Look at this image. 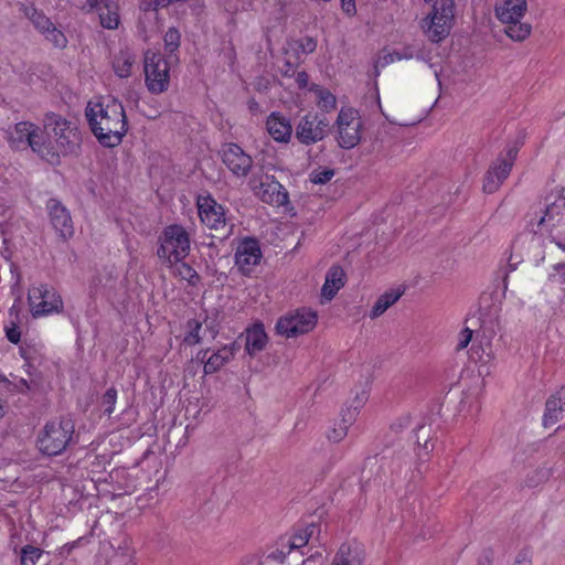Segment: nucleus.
I'll use <instances>...</instances> for the list:
<instances>
[{"instance_id": "42", "label": "nucleus", "mask_w": 565, "mask_h": 565, "mask_svg": "<svg viewBox=\"0 0 565 565\" xmlns=\"http://www.w3.org/2000/svg\"><path fill=\"white\" fill-rule=\"evenodd\" d=\"M30 390L29 383L24 379L9 380L6 391L9 393H26Z\"/></svg>"}, {"instance_id": "49", "label": "nucleus", "mask_w": 565, "mask_h": 565, "mask_svg": "<svg viewBox=\"0 0 565 565\" xmlns=\"http://www.w3.org/2000/svg\"><path fill=\"white\" fill-rule=\"evenodd\" d=\"M342 10L349 14L353 15L356 11L355 0H340Z\"/></svg>"}, {"instance_id": "11", "label": "nucleus", "mask_w": 565, "mask_h": 565, "mask_svg": "<svg viewBox=\"0 0 565 565\" xmlns=\"http://www.w3.org/2000/svg\"><path fill=\"white\" fill-rule=\"evenodd\" d=\"M330 120L322 113H308L296 126V138L300 143L310 146L323 140L330 131Z\"/></svg>"}, {"instance_id": "44", "label": "nucleus", "mask_w": 565, "mask_h": 565, "mask_svg": "<svg viewBox=\"0 0 565 565\" xmlns=\"http://www.w3.org/2000/svg\"><path fill=\"white\" fill-rule=\"evenodd\" d=\"M277 67L279 68V71L285 75V76H294L296 75L295 77V82L297 83L298 87L299 88H305L308 84V76L305 72H296V66L294 67V73L292 71H289V74L286 75L285 72L286 70H284L282 67H280V65L278 64Z\"/></svg>"}, {"instance_id": "31", "label": "nucleus", "mask_w": 565, "mask_h": 565, "mask_svg": "<svg viewBox=\"0 0 565 565\" xmlns=\"http://www.w3.org/2000/svg\"><path fill=\"white\" fill-rule=\"evenodd\" d=\"M24 14L30 19L35 29L41 33H51L56 31L54 23L42 12L33 7H25Z\"/></svg>"}, {"instance_id": "8", "label": "nucleus", "mask_w": 565, "mask_h": 565, "mask_svg": "<svg viewBox=\"0 0 565 565\" xmlns=\"http://www.w3.org/2000/svg\"><path fill=\"white\" fill-rule=\"evenodd\" d=\"M318 323L317 311L310 308H300L278 319L276 331L286 338H296L311 332Z\"/></svg>"}, {"instance_id": "38", "label": "nucleus", "mask_w": 565, "mask_h": 565, "mask_svg": "<svg viewBox=\"0 0 565 565\" xmlns=\"http://www.w3.org/2000/svg\"><path fill=\"white\" fill-rule=\"evenodd\" d=\"M548 279L552 287L565 291V264L556 265L550 274Z\"/></svg>"}, {"instance_id": "3", "label": "nucleus", "mask_w": 565, "mask_h": 565, "mask_svg": "<svg viewBox=\"0 0 565 565\" xmlns=\"http://www.w3.org/2000/svg\"><path fill=\"white\" fill-rule=\"evenodd\" d=\"M43 126L46 143L57 153V163L61 156L73 153L79 147L81 132L75 122L51 113L45 116Z\"/></svg>"}, {"instance_id": "1", "label": "nucleus", "mask_w": 565, "mask_h": 565, "mask_svg": "<svg viewBox=\"0 0 565 565\" xmlns=\"http://www.w3.org/2000/svg\"><path fill=\"white\" fill-rule=\"evenodd\" d=\"M92 132L104 147L118 146L128 130L122 104L114 97H95L85 108Z\"/></svg>"}, {"instance_id": "22", "label": "nucleus", "mask_w": 565, "mask_h": 565, "mask_svg": "<svg viewBox=\"0 0 565 565\" xmlns=\"http://www.w3.org/2000/svg\"><path fill=\"white\" fill-rule=\"evenodd\" d=\"M237 349L236 343L233 342L213 351L209 356H206L209 351H205L203 356V359L206 358L203 366L204 374H213L220 371L234 359Z\"/></svg>"}, {"instance_id": "30", "label": "nucleus", "mask_w": 565, "mask_h": 565, "mask_svg": "<svg viewBox=\"0 0 565 565\" xmlns=\"http://www.w3.org/2000/svg\"><path fill=\"white\" fill-rule=\"evenodd\" d=\"M136 61V54L130 49L120 50L115 55L113 61V68L117 76L127 78L131 75V70Z\"/></svg>"}, {"instance_id": "33", "label": "nucleus", "mask_w": 565, "mask_h": 565, "mask_svg": "<svg viewBox=\"0 0 565 565\" xmlns=\"http://www.w3.org/2000/svg\"><path fill=\"white\" fill-rule=\"evenodd\" d=\"M202 323L196 320H189L185 326L183 341L188 345L198 344L201 341Z\"/></svg>"}, {"instance_id": "45", "label": "nucleus", "mask_w": 565, "mask_h": 565, "mask_svg": "<svg viewBox=\"0 0 565 565\" xmlns=\"http://www.w3.org/2000/svg\"><path fill=\"white\" fill-rule=\"evenodd\" d=\"M472 330H470L469 328H463L459 334H458V338H457V350H462V349H466L468 347V344L471 342L472 340Z\"/></svg>"}, {"instance_id": "25", "label": "nucleus", "mask_w": 565, "mask_h": 565, "mask_svg": "<svg viewBox=\"0 0 565 565\" xmlns=\"http://www.w3.org/2000/svg\"><path fill=\"white\" fill-rule=\"evenodd\" d=\"M526 11V0H504L495 8L497 18L505 24L519 23Z\"/></svg>"}, {"instance_id": "17", "label": "nucleus", "mask_w": 565, "mask_h": 565, "mask_svg": "<svg viewBox=\"0 0 565 565\" xmlns=\"http://www.w3.org/2000/svg\"><path fill=\"white\" fill-rule=\"evenodd\" d=\"M199 217L206 227L220 230L226 225L224 207L210 194H200L196 198Z\"/></svg>"}, {"instance_id": "26", "label": "nucleus", "mask_w": 565, "mask_h": 565, "mask_svg": "<svg viewBox=\"0 0 565 565\" xmlns=\"http://www.w3.org/2000/svg\"><path fill=\"white\" fill-rule=\"evenodd\" d=\"M268 343V335L263 323H254L245 331V351L253 356L262 352Z\"/></svg>"}, {"instance_id": "50", "label": "nucleus", "mask_w": 565, "mask_h": 565, "mask_svg": "<svg viewBox=\"0 0 565 565\" xmlns=\"http://www.w3.org/2000/svg\"><path fill=\"white\" fill-rule=\"evenodd\" d=\"M7 338L12 343H18L20 341V331L15 328H7Z\"/></svg>"}, {"instance_id": "37", "label": "nucleus", "mask_w": 565, "mask_h": 565, "mask_svg": "<svg viewBox=\"0 0 565 565\" xmlns=\"http://www.w3.org/2000/svg\"><path fill=\"white\" fill-rule=\"evenodd\" d=\"M415 55L413 54V52H405V53H399L397 51H394V52H387V53H384L383 55H381L377 61H376V64H375V67L379 68V67H384L391 63H394L396 61H401V60H404V58H412L414 57Z\"/></svg>"}, {"instance_id": "20", "label": "nucleus", "mask_w": 565, "mask_h": 565, "mask_svg": "<svg viewBox=\"0 0 565 565\" xmlns=\"http://www.w3.org/2000/svg\"><path fill=\"white\" fill-rule=\"evenodd\" d=\"M364 561V546L356 541H348L339 546L331 565H363Z\"/></svg>"}, {"instance_id": "46", "label": "nucleus", "mask_w": 565, "mask_h": 565, "mask_svg": "<svg viewBox=\"0 0 565 565\" xmlns=\"http://www.w3.org/2000/svg\"><path fill=\"white\" fill-rule=\"evenodd\" d=\"M471 358L473 360L476 359L478 361L487 363L491 359V352L486 351V349H483V348L479 349L473 344L472 349H471Z\"/></svg>"}, {"instance_id": "27", "label": "nucleus", "mask_w": 565, "mask_h": 565, "mask_svg": "<svg viewBox=\"0 0 565 565\" xmlns=\"http://www.w3.org/2000/svg\"><path fill=\"white\" fill-rule=\"evenodd\" d=\"M405 287L403 285H398L386 290L382 294L373 307L370 310V318L375 319L381 317L388 308H391L394 303L398 301V299L404 295Z\"/></svg>"}, {"instance_id": "56", "label": "nucleus", "mask_w": 565, "mask_h": 565, "mask_svg": "<svg viewBox=\"0 0 565 565\" xmlns=\"http://www.w3.org/2000/svg\"><path fill=\"white\" fill-rule=\"evenodd\" d=\"M173 32H177V31H175L173 28H171V29L169 30V32L167 33V35H172V33H173Z\"/></svg>"}, {"instance_id": "2", "label": "nucleus", "mask_w": 565, "mask_h": 565, "mask_svg": "<svg viewBox=\"0 0 565 565\" xmlns=\"http://www.w3.org/2000/svg\"><path fill=\"white\" fill-rule=\"evenodd\" d=\"M179 38H171L167 43L171 53L166 55L160 51L148 50L143 58L145 85L149 93L159 95L169 89L171 68L178 62L172 51L179 46Z\"/></svg>"}, {"instance_id": "7", "label": "nucleus", "mask_w": 565, "mask_h": 565, "mask_svg": "<svg viewBox=\"0 0 565 565\" xmlns=\"http://www.w3.org/2000/svg\"><path fill=\"white\" fill-rule=\"evenodd\" d=\"M536 232L541 235H550L561 248L565 249V245L557 241L565 238V198L557 196L547 204L537 222Z\"/></svg>"}, {"instance_id": "36", "label": "nucleus", "mask_w": 565, "mask_h": 565, "mask_svg": "<svg viewBox=\"0 0 565 565\" xmlns=\"http://www.w3.org/2000/svg\"><path fill=\"white\" fill-rule=\"evenodd\" d=\"M171 268H174V273L192 286H195L200 279L198 273L183 260L178 265H173Z\"/></svg>"}, {"instance_id": "43", "label": "nucleus", "mask_w": 565, "mask_h": 565, "mask_svg": "<svg viewBox=\"0 0 565 565\" xmlns=\"http://www.w3.org/2000/svg\"><path fill=\"white\" fill-rule=\"evenodd\" d=\"M532 28L527 23L508 24L504 30L505 35H512L514 32H519V35H530Z\"/></svg>"}, {"instance_id": "10", "label": "nucleus", "mask_w": 565, "mask_h": 565, "mask_svg": "<svg viewBox=\"0 0 565 565\" xmlns=\"http://www.w3.org/2000/svg\"><path fill=\"white\" fill-rule=\"evenodd\" d=\"M252 192L263 202L274 206H288L289 196L285 188L268 174H254L248 182Z\"/></svg>"}, {"instance_id": "35", "label": "nucleus", "mask_w": 565, "mask_h": 565, "mask_svg": "<svg viewBox=\"0 0 565 565\" xmlns=\"http://www.w3.org/2000/svg\"><path fill=\"white\" fill-rule=\"evenodd\" d=\"M446 38H429L426 43V49L428 51L427 54H420V58L428 61L431 65H434L435 57L439 56V50L444 46V40Z\"/></svg>"}, {"instance_id": "52", "label": "nucleus", "mask_w": 565, "mask_h": 565, "mask_svg": "<svg viewBox=\"0 0 565 565\" xmlns=\"http://www.w3.org/2000/svg\"><path fill=\"white\" fill-rule=\"evenodd\" d=\"M154 1H156L157 4L163 6V7L168 6V4L172 3V2H175V0H154Z\"/></svg>"}, {"instance_id": "13", "label": "nucleus", "mask_w": 565, "mask_h": 565, "mask_svg": "<svg viewBox=\"0 0 565 565\" xmlns=\"http://www.w3.org/2000/svg\"><path fill=\"white\" fill-rule=\"evenodd\" d=\"M335 125L340 147L351 149L360 142L362 120L356 109L342 107Z\"/></svg>"}, {"instance_id": "48", "label": "nucleus", "mask_w": 565, "mask_h": 565, "mask_svg": "<svg viewBox=\"0 0 565 565\" xmlns=\"http://www.w3.org/2000/svg\"><path fill=\"white\" fill-rule=\"evenodd\" d=\"M532 564V556L529 551H522L520 552L515 559L513 565H531Z\"/></svg>"}, {"instance_id": "55", "label": "nucleus", "mask_w": 565, "mask_h": 565, "mask_svg": "<svg viewBox=\"0 0 565 565\" xmlns=\"http://www.w3.org/2000/svg\"><path fill=\"white\" fill-rule=\"evenodd\" d=\"M57 39L61 40V43L56 42V44L61 45V46H64L65 42H66V38H57Z\"/></svg>"}, {"instance_id": "9", "label": "nucleus", "mask_w": 565, "mask_h": 565, "mask_svg": "<svg viewBox=\"0 0 565 565\" xmlns=\"http://www.w3.org/2000/svg\"><path fill=\"white\" fill-rule=\"evenodd\" d=\"M28 302L34 318L60 313L63 309L61 296L53 287L44 284L34 285L29 289Z\"/></svg>"}, {"instance_id": "12", "label": "nucleus", "mask_w": 565, "mask_h": 565, "mask_svg": "<svg viewBox=\"0 0 565 565\" xmlns=\"http://www.w3.org/2000/svg\"><path fill=\"white\" fill-rule=\"evenodd\" d=\"M434 2L433 11L423 20L422 28L433 35H448L454 23V0H424Z\"/></svg>"}, {"instance_id": "28", "label": "nucleus", "mask_w": 565, "mask_h": 565, "mask_svg": "<svg viewBox=\"0 0 565 565\" xmlns=\"http://www.w3.org/2000/svg\"><path fill=\"white\" fill-rule=\"evenodd\" d=\"M354 419V414L351 412L341 414V417L333 420L327 428V439L333 444L342 441L347 437L349 427L353 424Z\"/></svg>"}, {"instance_id": "23", "label": "nucleus", "mask_w": 565, "mask_h": 565, "mask_svg": "<svg viewBox=\"0 0 565 565\" xmlns=\"http://www.w3.org/2000/svg\"><path fill=\"white\" fill-rule=\"evenodd\" d=\"M345 285V273L340 266H332L326 274L321 287V302L331 301Z\"/></svg>"}, {"instance_id": "34", "label": "nucleus", "mask_w": 565, "mask_h": 565, "mask_svg": "<svg viewBox=\"0 0 565 565\" xmlns=\"http://www.w3.org/2000/svg\"><path fill=\"white\" fill-rule=\"evenodd\" d=\"M313 90L316 92V95H317L318 106L322 110L330 111L335 108L337 99H335V96L331 92L323 89L321 87H318V86H316L313 88Z\"/></svg>"}, {"instance_id": "24", "label": "nucleus", "mask_w": 565, "mask_h": 565, "mask_svg": "<svg viewBox=\"0 0 565 565\" xmlns=\"http://www.w3.org/2000/svg\"><path fill=\"white\" fill-rule=\"evenodd\" d=\"M47 207L50 211L52 225L60 233V235L64 238L72 236L73 225L71 215L67 210L54 200L49 202Z\"/></svg>"}, {"instance_id": "51", "label": "nucleus", "mask_w": 565, "mask_h": 565, "mask_svg": "<svg viewBox=\"0 0 565 565\" xmlns=\"http://www.w3.org/2000/svg\"><path fill=\"white\" fill-rule=\"evenodd\" d=\"M106 0H87L86 2V8H88L89 10H93V9H97L99 11V8H103V3L105 4Z\"/></svg>"}, {"instance_id": "54", "label": "nucleus", "mask_w": 565, "mask_h": 565, "mask_svg": "<svg viewBox=\"0 0 565 565\" xmlns=\"http://www.w3.org/2000/svg\"><path fill=\"white\" fill-rule=\"evenodd\" d=\"M4 415V405L3 403L0 401V418Z\"/></svg>"}, {"instance_id": "18", "label": "nucleus", "mask_w": 565, "mask_h": 565, "mask_svg": "<svg viewBox=\"0 0 565 565\" xmlns=\"http://www.w3.org/2000/svg\"><path fill=\"white\" fill-rule=\"evenodd\" d=\"M222 160L236 177H246L253 164L250 156L235 143H227L223 147Z\"/></svg>"}, {"instance_id": "32", "label": "nucleus", "mask_w": 565, "mask_h": 565, "mask_svg": "<svg viewBox=\"0 0 565 565\" xmlns=\"http://www.w3.org/2000/svg\"><path fill=\"white\" fill-rule=\"evenodd\" d=\"M99 21L105 29H117L120 22L117 4L105 3L103 8H99Z\"/></svg>"}, {"instance_id": "39", "label": "nucleus", "mask_w": 565, "mask_h": 565, "mask_svg": "<svg viewBox=\"0 0 565 565\" xmlns=\"http://www.w3.org/2000/svg\"><path fill=\"white\" fill-rule=\"evenodd\" d=\"M41 555L42 551L40 548L28 545L22 548L20 565H35Z\"/></svg>"}, {"instance_id": "21", "label": "nucleus", "mask_w": 565, "mask_h": 565, "mask_svg": "<svg viewBox=\"0 0 565 565\" xmlns=\"http://www.w3.org/2000/svg\"><path fill=\"white\" fill-rule=\"evenodd\" d=\"M268 135L280 143H288L292 136V126L288 117L278 111H273L265 122Z\"/></svg>"}, {"instance_id": "15", "label": "nucleus", "mask_w": 565, "mask_h": 565, "mask_svg": "<svg viewBox=\"0 0 565 565\" xmlns=\"http://www.w3.org/2000/svg\"><path fill=\"white\" fill-rule=\"evenodd\" d=\"M516 156L518 149L511 147L490 166L483 180L484 192L493 193L500 188L509 175Z\"/></svg>"}, {"instance_id": "47", "label": "nucleus", "mask_w": 565, "mask_h": 565, "mask_svg": "<svg viewBox=\"0 0 565 565\" xmlns=\"http://www.w3.org/2000/svg\"><path fill=\"white\" fill-rule=\"evenodd\" d=\"M326 555L321 551H317L303 561V565H324Z\"/></svg>"}, {"instance_id": "5", "label": "nucleus", "mask_w": 565, "mask_h": 565, "mask_svg": "<svg viewBox=\"0 0 565 565\" xmlns=\"http://www.w3.org/2000/svg\"><path fill=\"white\" fill-rule=\"evenodd\" d=\"M159 242L158 256L169 267L178 265L189 255L190 238L181 225L166 227Z\"/></svg>"}, {"instance_id": "53", "label": "nucleus", "mask_w": 565, "mask_h": 565, "mask_svg": "<svg viewBox=\"0 0 565 565\" xmlns=\"http://www.w3.org/2000/svg\"><path fill=\"white\" fill-rule=\"evenodd\" d=\"M0 383H3L4 384V387L7 386V384L9 383V379H7L4 376V374L0 371Z\"/></svg>"}, {"instance_id": "29", "label": "nucleus", "mask_w": 565, "mask_h": 565, "mask_svg": "<svg viewBox=\"0 0 565 565\" xmlns=\"http://www.w3.org/2000/svg\"><path fill=\"white\" fill-rule=\"evenodd\" d=\"M565 412V390H561L557 395L552 396L546 402V409L543 418L544 426H552L563 418Z\"/></svg>"}, {"instance_id": "6", "label": "nucleus", "mask_w": 565, "mask_h": 565, "mask_svg": "<svg viewBox=\"0 0 565 565\" xmlns=\"http://www.w3.org/2000/svg\"><path fill=\"white\" fill-rule=\"evenodd\" d=\"M74 433V425L71 420L49 422L38 436V448L42 454L56 456L61 454Z\"/></svg>"}, {"instance_id": "16", "label": "nucleus", "mask_w": 565, "mask_h": 565, "mask_svg": "<svg viewBox=\"0 0 565 565\" xmlns=\"http://www.w3.org/2000/svg\"><path fill=\"white\" fill-rule=\"evenodd\" d=\"M235 266L245 276L252 275L263 259L258 241L250 237L241 239L235 248Z\"/></svg>"}, {"instance_id": "41", "label": "nucleus", "mask_w": 565, "mask_h": 565, "mask_svg": "<svg viewBox=\"0 0 565 565\" xmlns=\"http://www.w3.org/2000/svg\"><path fill=\"white\" fill-rule=\"evenodd\" d=\"M116 401H117V391L115 388H108L105 392L103 399H102V405L104 407V412L107 415H110L114 412Z\"/></svg>"}, {"instance_id": "4", "label": "nucleus", "mask_w": 565, "mask_h": 565, "mask_svg": "<svg viewBox=\"0 0 565 565\" xmlns=\"http://www.w3.org/2000/svg\"><path fill=\"white\" fill-rule=\"evenodd\" d=\"M7 139L13 149H26L30 147L50 164H57V153L46 143L42 128L31 121L17 122L7 131Z\"/></svg>"}, {"instance_id": "14", "label": "nucleus", "mask_w": 565, "mask_h": 565, "mask_svg": "<svg viewBox=\"0 0 565 565\" xmlns=\"http://www.w3.org/2000/svg\"><path fill=\"white\" fill-rule=\"evenodd\" d=\"M316 532L317 526L309 524L279 536L269 552V557L279 562L284 561L292 551L305 547Z\"/></svg>"}, {"instance_id": "19", "label": "nucleus", "mask_w": 565, "mask_h": 565, "mask_svg": "<svg viewBox=\"0 0 565 565\" xmlns=\"http://www.w3.org/2000/svg\"><path fill=\"white\" fill-rule=\"evenodd\" d=\"M287 46L285 57L282 58L286 66V75L289 74V71L294 72V67L297 66L301 55L312 52L317 43L315 38H289Z\"/></svg>"}, {"instance_id": "40", "label": "nucleus", "mask_w": 565, "mask_h": 565, "mask_svg": "<svg viewBox=\"0 0 565 565\" xmlns=\"http://www.w3.org/2000/svg\"><path fill=\"white\" fill-rule=\"evenodd\" d=\"M334 171L328 168H319L310 173V181L315 184H324L332 179Z\"/></svg>"}]
</instances>
